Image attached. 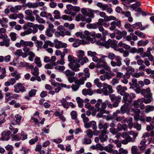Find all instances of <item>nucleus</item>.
Segmentation results:
<instances>
[{
    "label": "nucleus",
    "instance_id": "obj_15",
    "mask_svg": "<svg viewBox=\"0 0 154 154\" xmlns=\"http://www.w3.org/2000/svg\"><path fill=\"white\" fill-rule=\"evenodd\" d=\"M97 6L101 9L102 11H104L107 9L108 6L106 4H103L101 2H98L97 4Z\"/></svg>",
    "mask_w": 154,
    "mask_h": 154
},
{
    "label": "nucleus",
    "instance_id": "obj_32",
    "mask_svg": "<svg viewBox=\"0 0 154 154\" xmlns=\"http://www.w3.org/2000/svg\"><path fill=\"white\" fill-rule=\"evenodd\" d=\"M61 18L64 20H68L69 21H71L72 20V17L71 16L66 15H63Z\"/></svg>",
    "mask_w": 154,
    "mask_h": 154
},
{
    "label": "nucleus",
    "instance_id": "obj_62",
    "mask_svg": "<svg viewBox=\"0 0 154 154\" xmlns=\"http://www.w3.org/2000/svg\"><path fill=\"white\" fill-rule=\"evenodd\" d=\"M1 71L2 74L0 75V77H5L6 76V70L5 69V68H2L1 69Z\"/></svg>",
    "mask_w": 154,
    "mask_h": 154
},
{
    "label": "nucleus",
    "instance_id": "obj_58",
    "mask_svg": "<svg viewBox=\"0 0 154 154\" xmlns=\"http://www.w3.org/2000/svg\"><path fill=\"white\" fill-rule=\"evenodd\" d=\"M20 78H15V79L12 78L9 80V81L11 82V84L12 85H14L16 82V80H18Z\"/></svg>",
    "mask_w": 154,
    "mask_h": 154
},
{
    "label": "nucleus",
    "instance_id": "obj_41",
    "mask_svg": "<svg viewBox=\"0 0 154 154\" xmlns=\"http://www.w3.org/2000/svg\"><path fill=\"white\" fill-rule=\"evenodd\" d=\"M87 134L89 138H91L94 134L92 130L89 129L87 131Z\"/></svg>",
    "mask_w": 154,
    "mask_h": 154
},
{
    "label": "nucleus",
    "instance_id": "obj_36",
    "mask_svg": "<svg viewBox=\"0 0 154 154\" xmlns=\"http://www.w3.org/2000/svg\"><path fill=\"white\" fill-rule=\"evenodd\" d=\"M37 91V90L35 89H32L30 90L29 92V97H32L34 96Z\"/></svg>",
    "mask_w": 154,
    "mask_h": 154
},
{
    "label": "nucleus",
    "instance_id": "obj_1",
    "mask_svg": "<svg viewBox=\"0 0 154 154\" xmlns=\"http://www.w3.org/2000/svg\"><path fill=\"white\" fill-rule=\"evenodd\" d=\"M34 43L31 41H25L23 40H21L19 42L16 43L15 46L18 48H20L22 46L23 47V50L21 49H17L14 52V55L18 57L22 56L23 58L26 57L27 56L29 55L28 59L30 61H32L33 58L35 56L34 53L30 50V48L33 46Z\"/></svg>",
    "mask_w": 154,
    "mask_h": 154
},
{
    "label": "nucleus",
    "instance_id": "obj_20",
    "mask_svg": "<svg viewBox=\"0 0 154 154\" xmlns=\"http://www.w3.org/2000/svg\"><path fill=\"white\" fill-rule=\"evenodd\" d=\"M34 63L39 67H40L42 66V64L41 63L40 58L39 57H36L35 58Z\"/></svg>",
    "mask_w": 154,
    "mask_h": 154
},
{
    "label": "nucleus",
    "instance_id": "obj_13",
    "mask_svg": "<svg viewBox=\"0 0 154 154\" xmlns=\"http://www.w3.org/2000/svg\"><path fill=\"white\" fill-rule=\"evenodd\" d=\"M103 121H100L98 124V128L99 129L101 130L102 128L103 129H107L108 128V125L107 123H106L104 124Z\"/></svg>",
    "mask_w": 154,
    "mask_h": 154
},
{
    "label": "nucleus",
    "instance_id": "obj_29",
    "mask_svg": "<svg viewBox=\"0 0 154 154\" xmlns=\"http://www.w3.org/2000/svg\"><path fill=\"white\" fill-rule=\"evenodd\" d=\"M142 26V24L140 22H138L132 25L133 28L136 29H140Z\"/></svg>",
    "mask_w": 154,
    "mask_h": 154
},
{
    "label": "nucleus",
    "instance_id": "obj_60",
    "mask_svg": "<svg viewBox=\"0 0 154 154\" xmlns=\"http://www.w3.org/2000/svg\"><path fill=\"white\" fill-rule=\"evenodd\" d=\"M124 62L125 63L126 65L127 66H128L130 65V59L128 57L125 58L124 60Z\"/></svg>",
    "mask_w": 154,
    "mask_h": 154
},
{
    "label": "nucleus",
    "instance_id": "obj_34",
    "mask_svg": "<svg viewBox=\"0 0 154 154\" xmlns=\"http://www.w3.org/2000/svg\"><path fill=\"white\" fill-rule=\"evenodd\" d=\"M85 83V82L81 78L79 79H77L76 81H75V84L79 86L81 85H82Z\"/></svg>",
    "mask_w": 154,
    "mask_h": 154
},
{
    "label": "nucleus",
    "instance_id": "obj_56",
    "mask_svg": "<svg viewBox=\"0 0 154 154\" xmlns=\"http://www.w3.org/2000/svg\"><path fill=\"white\" fill-rule=\"evenodd\" d=\"M87 54L88 56L93 57L95 56L97 54V53L95 52L92 51H88Z\"/></svg>",
    "mask_w": 154,
    "mask_h": 154
},
{
    "label": "nucleus",
    "instance_id": "obj_51",
    "mask_svg": "<svg viewBox=\"0 0 154 154\" xmlns=\"http://www.w3.org/2000/svg\"><path fill=\"white\" fill-rule=\"evenodd\" d=\"M5 148L8 151H12L14 149L13 146L9 144L7 145L5 147Z\"/></svg>",
    "mask_w": 154,
    "mask_h": 154
},
{
    "label": "nucleus",
    "instance_id": "obj_27",
    "mask_svg": "<svg viewBox=\"0 0 154 154\" xmlns=\"http://www.w3.org/2000/svg\"><path fill=\"white\" fill-rule=\"evenodd\" d=\"M33 29L31 28H29V30H30V33H32L33 34H35L38 31V29L35 24H34L33 26Z\"/></svg>",
    "mask_w": 154,
    "mask_h": 154
},
{
    "label": "nucleus",
    "instance_id": "obj_63",
    "mask_svg": "<svg viewBox=\"0 0 154 154\" xmlns=\"http://www.w3.org/2000/svg\"><path fill=\"white\" fill-rule=\"evenodd\" d=\"M96 147L97 148H99L100 151H102L104 149V147L100 143H97Z\"/></svg>",
    "mask_w": 154,
    "mask_h": 154
},
{
    "label": "nucleus",
    "instance_id": "obj_11",
    "mask_svg": "<svg viewBox=\"0 0 154 154\" xmlns=\"http://www.w3.org/2000/svg\"><path fill=\"white\" fill-rule=\"evenodd\" d=\"M100 63H97L95 66V67L97 68H104L106 71H109L111 69L110 67L107 65V64L106 63V64H100Z\"/></svg>",
    "mask_w": 154,
    "mask_h": 154
},
{
    "label": "nucleus",
    "instance_id": "obj_40",
    "mask_svg": "<svg viewBox=\"0 0 154 154\" xmlns=\"http://www.w3.org/2000/svg\"><path fill=\"white\" fill-rule=\"evenodd\" d=\"M108 57L111 60H113L116 57L114 54L112 53L109 52L107 54Z\"/></svg>",
    "mask_w": 154,
    "mask_h": 154
},
{
    "label": "nucleus",
    "instance_id": "obj_35",
    "mask_svg": "<svg viewBox=\"0 0 154 154\" xmlns=\"http://www.w3.org/2000/svg\"><path fill=\"white\" fill-rule=\"evenodd\" d=\"M53 13L55 15V16L54 17L55 19H59L60 18V14L59 11L55 10L54 11Z\"/></svg>",
    "mask_w": 154,
    "mask_h": 154
},
{
    "label": "nucleus",
    "instance_id": "obj_49",
    "mask_svg": "<svg viewBox=\"0 0 154 154\" xmlns=\"http://www.w3.org/2000/svg\"><path fill=\"white\" fill-rule=\"evenodd\" d=\"M8 17L11 20H16L17 19L16 13L10 14L8 16Z\"/></svg>",
    "mask_w": 154,
    "mask_h": 154
},
{
    "label": "nucleus",
    "instance_id": "obj_59",
    "mask_svg": "<svg viewBox=\"0 0 154 154\" xmlns=\"http://www.w3.org/2000/svg\"><path fill=\"white\" fill-rule=\"evenodd\" d=\"M91 143V139H87V138H85L84 139V141L83 143L85 144H89Z\"/></svg>",
    "mask_w": 154,
    "mask_h": 154
},
{
    "label": "nucleus",
    "instance_id": "obj_25",
    "mask_svg": "<svg viewBox=\"0 0 154 154\" xmlns=\"http://www.w3.org/2000/svg\"><path fill=\"white\" fill-rule=\"evenodd\" d=\"M16 120L15 122H13L14 125H16L19 123L22 119V116L19 114H16L15 116Z\"/></svg>",
    "mask_w": 154,
    "mask_h": 154
},
{
    "label": "nucleus",
    "instance_id": "obj_5",
    "mask_svg": "<svg viewBox=\"0 0 154 154\" xmlns=\"http://www.w3.org/2000/svg\"><path fill=\"white\" fill-rule=\"evenodd\" d=\"M111 69L108 71L109 72L105 71V70L102 69L100 70V74L103 75L100 76V77H109V76H115V74L113 72L110 70Z\"/></svg>",
    "mask_w": 154,
    "mask_h": 154
},
{
    "label": "nucleus",
    "instance_id": "obj_47",
    "mask_svg": "<svg viewBox=\"0 0 154 154\" xmlns=\"http://www.w3.org/2000/svg\"><path fill=\"white\" fill-rule=\"evenodd\" d=\"M140 102V99H137V100L134 101L133 104L134 107L135 108H138L139 107V105L138 103Z\"/></svg>",
    "mask_w": 154,
    "mask_h": 154
},
{
    "label": "nucleus",
    "instance_id": "obj_57",
    "mask_svg": "<svg viewBox=\"0 0 154 154\" xmlns=\"http://www.w3.org/2000/svg\"><path fill=\"white\" fill-rule=\"evenodd\" d=\"M35 25L40 31H42L45 29V26L42 24H35Z\"/></svg>",
    "mask_w": 154,
    "mask_h": 154
},
{
    "label": "nucleus",
    "instance_id": "obj_17",
    "mask_svg": "<svg viewBox=\"0 0 154 154\" xmlns=\"http://www.w3.org/2000/svg\"><path fill=\"white\" fill-rule=\"evenodd\" d=\"M39 69L37 66H35L34 69L31 70V73L35 77H38V76L39 74Z\"/></svg>",
    "mask_w": 154,
    "mask_h": 154
},
{
    "label": "nucleus",
    "instance_id": "obj_48",
    "mask_svg": "<svg viewBox=\"0 0 154 154\" xmlns=\"http://www.w3.org/2000/svg\"><path fill=\"white\" fill-rule=\"evenodd\" d=\"M84 72L85 73V77H89L90 74L89 72V69L88 68H86L84 69Z\"/></svg>",
    "mask_w": 154,
    "mask_h": 154
},
{
    "label": "nucleus",
    "instance_id": "obj_2",
    "mask_svg": "<svg viewBox=\"0 0 154 154\" xmlns=\"http://www.w3.org/2000/svg\"><path fill=\"white\" fill-rule=\"evenodd\" d=\"M117 42L115 40L110 39H108L107 41L102 42L103 45L107 48H109L110 47L112 48H115L116 47Z\"/></svg>",
    "mask_w": 154,
    "mask_h": 154
},
{
    "label": "nucleus",
    "instance_id": "obj_16",
    "mask_svg": "<svg viewBox=\"0 0 154 154\" xmlns=\"http://www.w3.org/2000/svg\"><path fill=\"white\" fill-rule=\"evenodd\" d=\"M63 73L68 77H72L75 75V73L74 72L71 71L69 69L66 70L63 72Z\"/></svg>",
    "mask_w": 154,
    "mask_h": 154
},
{
    "label": "nucleus",
    "instance_id": "obj_28",
    "mask_svg": "<svg viewBox=\"0 0 154 154\" xmlns=\"http://www.w3.org/2000/svg\"><path fill=\"white\" fill-rule=\"evenodd\" d=\"M116 61L117 66H120L122 65L121 59L120 56H117L116 57Z\"/></svg>",
    "mask_w": 154,
    "mask_h": 154
},
{
    "label": "nucleus",
    "instance_id": "obj_30",
    "mask_svg": "<svg viewBox=\"0 0 154 154\" xmlns=\"http://www.w3.org/2000/svg\"><path fill=\"white\" fill-rule=\"evenodd\" d=\"M154 110V106L148 105L146 107L145 112L146 113H148L150 111H152Z\"/></svg>",
    "mask_w": 154,
    "mask_h": 154
},
{
    "label": "nucleus",
    "instance_id": "obj_14",
    "mask_svg": "<svg viewBox=\"0 0 154 154\" xmlns=\"http://www.w3.org/2000/svg\"><path fill=\"white\" fill-rule=\"evenodd\" d=\"M36 21L40 24H45V21L42 18L40 17L38 15H36L35 16V18Z\"/></svg>",
    "mask_w": 154,
    "mask_h": 154
},
{
    "label": "nucleus",
    "instance_id": "obj_12",
    "mask_svg": "<svg viewBox=\"0 0 154 154\" xmlns=\"http://www.w3.org/2000/svg\"><path fill=\"white\" fill-rule=\"evenodd\" d=\"M132 83H131L130 82H129V85H131L130 88H132L133 89L134 87H132L133 86L135 88H137L139 86V84L137 83V80L136 79L133 78L132 79Z\"/></svg>",
    "mask_w": 154,
    "mask_h": 154
},
{
    "label": "nucleus",
    "instance_id": "obj_44",
    "mask_svg": "<svg viewBox=\"0 0 154 154\" xmlns=\"http://www.w3.org/2000/svg\"><path fill=\"white\" fill-rule=\"evenodd\" d=\"M123 99L122 100L123 103L127 102L128 101V98L129 96V94L128 93H126L124 95H123Z\"/></svg>",
    "mask_w": 154,
    "mask_h": 154
},
{
    "label": "nucleus",
    "instance_id": "obj_22",
    "mask_svg": "<svg viewBox=\"0 0 154 154\" xmlns=\"http://www.w3.org/2000/svg\"><path fill=\"white\" fill-rule=\"evenodd\" d=\"M149 42L148 40H146L145 41L143 40H140L137 43V45L138 46H144L147 44Z\"/></svg>",
    "mask_w": 154,
    "mask_h": 154
},
{
    "label": "nucleus",
    "instance_id": "obj_7",
    "mask_svg": "<svg viewBox=\"0 0 154 154\" xmlns=\"http://www.w3.org/2000/svg\"><path fill=\"white\" fill-rule=\"evenodd\" d=\"M111 26L109 28V29L111 30H113L116 28V25L119 28L121 26V21L120 20H116V21H113L110 23Z\"/></svg>",
    "mask_w": 154,
    "mask_h": 154
},
{
    "label": "nucleus",
    "instance_id": "obj_4",
    "mask_svg": "<svg viewBox=\"0 0 154 154\" xmlns=\"http://www.w3.org/2000/svg\"><path fill=\"white\" fill-rule=\"evenodd\" d=\"M80 40L81 44L83 45L88 44L90 42L91 43H94L96 42L95 38H91L89 36H86L83 39Z\"/></svg>",
    "mask_w": 154,
    "mask_h": 154
},
{
    "label": "nucleus",
    "instance_id": "obj_61",
    "mask_svg": "<svg viewBox=\"0 0 154 154\" xmlns=\"http://www.w3.org/2000/svg\"><path fill=\"white\" fill-rule=\"evenodd\" d=\"M88 10H87L86 9L82 8L81 9V12L85 16H87V14Z\"/></svg>",
    "mask_w": 154,
    "mask_h": 154
},
{
    "label": "nucleus",
    "instance_id": "obj_6",
    "mask_svg": "<svg viewBox=\"0 0 154 154\" xmlns=\"http://www.w3.org/2000/svg\"><path fill=\"white\" fill-rule=\"evenodd\" d=\"M54 47L57 49L60 48H66L67 47V44L65 43H63L61 41H58L57 39H55L54 41Z\"/></svg>",
    "mask_w": 154,
    "mask_h": 154
},
{
    "label": "nucleus",
    "instance_id": "obj_33",
    "mask_svg": "<svg viewBox=\"0 0 154 154\" xmlns=\"http://www.w3.org/2000/svg\"><path fill=\"white\" fill-rule=\"evenodd\" d=\"M57 29L59 31V32H62L64 36L65 35V32L66 31V29L63 28V26L61 25L57 27Z\"/></svg>",
    "mask_w": 154,
    "mask_h": 154
},
{
    "label": "nucleus",
    "instance_id": "obj_10",
    "mask_svg": "<svg viewBox=\"0 0 154 154\" xmlns=\"http://www.w3.org/2000/svg\"><path fill=\"white\" fill-rule=\"evenodd\" d=\"M126 73L127 76H129L131 75L134 76L132 74L134 72H135V70L134 68H132L131 66H128L126 68Z\"/></svg>",
    "mask_w": 154,
    "mask_h": 154
},
{
    "label": "nucleus",
    "instance_id": "obj_23",
    "mask_svg": "<svg viewBox=\"0 0 154 154\" xmlns=\"http://www.w3.org/2000/svg\"><path fill=\"white\" fill-rule=\"evenodd\" d=\"M81 44V40L79 39H75L72 44V46L74 47L77 48Z\"/></svg>",
    "mask_w": 154,
    "mask_h": 154
},
{
    "label": "nucleus",
    "instance_id": "obj_8",
    "mask_svg": "<svg viewBox=\"0 0 154 154\" xmlns=\"http://www.w3.org/2000/svg\"><path fill=\"white\" fill-rule=\"evenodd\" d=\"M10 40L8 38V36L6 38L2 39V41L0 42V45L2 46H5L8 47L10 46Z\"/></svg>",
    "mask_w": 154,
    "mask_h": 154
},
{
    "label": "nucleus",
    "instance_id": "obj_26",
    "mask_svg": "<svg viewBox=\"0 0 154 154\" xmlns=\"http://www.w3.org/2000/svg\"><path fill=\"white\" fill-rule=\"evenodd\" d=\"M10 36L11 40L13 41H16L17 38V34L14 32H11L10 33Z\"/></svg>",
    "mask_w": 154,
    "mask_h": 154
},
{
    "label": "nucleus",
    "instance_id": "obj_52",
    "mask_svg": "<svg viewBox=\"0 0 154 154\" xmlns=\"http://www.w3.org/2000/svg\"><path fill=\"white\" fill-rule=\"evenodd\" d=\"M9 129L10 130L13 131L14 134H15L17 133L18 131L17 128H14L11 125H10L9 126Z\"/></svg>",
    "mask_w": 154,
    "mask_h": 154
},
{
    "label": "nucleus",
    "instance_id": "obj_43",
    "mask_svg": "<svg viewBox=\"0 0 154 154\" xmlns=\"http://www.w3.org/2000/svg\"><path fill=\"white\" fill-rule=\"evenodd\" d=\"M68 61L71 63L76 62V60H75L74 57L72 55H69L68 57Z\"/></svg>",
    "mask_w": 154,
    "mask_h": 154
},
{
    "label": "nucleus",
    "instance_id": "obj_37",
    "mask_svg": "<svg viewBox=\"0 0 154 154\" xmlns=\"http://www.w3.org/2000/svg\"><path fill=\"white\" fill-rule=\"evenodd\" d=\"M52 32V30H51L50 29H47L45 31V34L48 37H52L53 36Z\"/></svg>",
    "mask_w": 154,
    "mask_h": 154
},
{
    "label": "nucleus",
    "instance_id": "obj_3",
    "mask_svg": "<svg viewBox=\"0 0 154 154\" xmlns=\"http://www.w3.org/2000/svg\"><path fill=\"white\" fill-rule=\"evenodd\" d=\"M25 13L26 15L25 19L26 20H30L31 22H33L35 20V17L32 14V11L30 9H28L25 11Z\"/></svg>",
    "mask_w": 154,
    "mask_h": 154
},
{
    "label": "nucleus",
    "instance_id": "obj_55",
    "mask_svg": "<svg viewBox=\"0 0 154 154\" xmlns=\"http://www.w3.org/2000/svg\"><path fill=\"white\" fill-rule=\"evenodd\" d=\"M55 69L56 70H59L61 71H63L65 69V67L64 66H57L55 67Z\"/></svg>",
    "mask_w": 154,
    "mask_h": 154
},
{
    "label": "nucleus",
    "instance_id": "obj_46",
    "mask_svg": "<svg viewBox=\"0 0 154 154\" xmlns=\"http://www.w3.org/2000/svg\"><path fill=\"white\" fill-rule=\"evenodd\" d=\"M80 67V66L79 64H77L73 66L72 69L74 71L78 72L80 70L79 69Z\"/></svg>",
    "mask_w": 154,
    "mask_h": 154
},
{
    "label": "nucleus",
    "instance_id": "obj_50",
    "mask_svg": "<svg viewBox=\"0 0 154 154\" xmlns=\"http://www.w3.org/2000/svg\"><path fill=\"white\" fill-rule=\"evenodd\" d=\"M30 31L29 28H28L26 31L21 32L20 34V35L22 36H24L26 35H29L30 34Z\"/></svg>",
    "mask_w": 154,
    "mask_h": 154
},
{
    "label": "nucleus",
    "instance_id": "obj_21",
    "mask_svg": "<svg viewBox=\"0 0 154 154\" xmlns=\"http://www.w3.org/2000/svg\"><path fill=\"white\" fill-rule=\"evenodd\" d=\"M73 6L70 4H68L66 5L67 9L65 10V12L67 14H70L71 13L70 10L72 9H73Z\"/></svg>",
    "mask_w": 154,
    "mask_h": 154
},
{
    "label": "nucleus",
    "instance_id": "obj_64",
    "mask_svg": "<svg viewBox=\"0 0 154 154\" xmlns=\"http://www.w3.org/2000/svg\"><path fill=\"white\" fill-rule=\"evenodd\" d=\"M72 89L74 91H77L79 89V85L72 84L71 86Z\"/></svg>",
    "mask_w": 154,
    "mask_h": 154
},
{
    "label": "nucleus",
    "instance_id": "obj_31",
    "mask_svg": "<svg viewBox=\"0 0 154 154\" xmlns=\"http://www.w3.org/2000/svg\"><path fill=\"white\" fill-rule=\"evenodd\" d=\"M77 56L78 57V59L82 58L83 56L84 55V51L82 50H79L77 51Z\"/></svg>",
    "mask_w": 154,
    "mask_h": 154
},
{
    "label": "nucleus",
    "instance_id": "obj_9",
    "mask_svg": "<svg viewBox=\"0 0 154 154\" xmlns=\"http://www.w3.org/2000/svg\"><path fill=\"white\" fill-rule=\"evenodd\" d=\"M88 61V58L86 57L76 60V63H79L81 65H83L85 63H87Z\"/></svg>",
    "mask_w": 154,
    "mask_h": 154
},
{
    "label": "nucleus",
    "instance_id": "obj_19",
    "mask_svg": "<svg viewBox=\"0 0 154 154\" xmlns=\"http://www.w3.org/2000/svg\"><path fill=\"white\" fill-rule=\"evenodd\" d=\"M134 34L135 35L141 38H145L146 37V35L145 34L139 30L135 31Z\"/></svg>",
    "mask_w": 154,
    "mask_h": 154
},
{
    "label": "nucleus",
    "instance_id": "obj_45",
    "mask_svg": "<svg viewBox=\"0 0 154 154\" xmlns=\"http://www.w3.org/2000/svg\"><path fill=\"white\" fill-rule=\"evenodd\" d=\"M120 110L122 113L123 114L125 113L126 112H128V109L126 108L124 106H122L120 109Z\"/></svg>",
    "mask_w": 154,
    "mask_h": 154
},
{
    "label": "nucleus",
    "instance_id": "obj_42",
    "mask_svg": "<svg viewBox=\"0 0 154 154\" xmlns=\"http://www.w3.org/2000/svg\"><path fill=\"white\" fill-rule=\"evenodd\" d=\"M35 43L36 44V46L38 48H42L43 45V43L42 41H39L38 40L35 42Z\"/></svg>",
    "mask_w": 154,
    "mask_h": 154
},
{
    "label": "nucleus",
    "instance_id": "obj_24",
    "mask_svg": "<svg viewBox=\"0 0 154 154\" xmlns=\"http://www.w3.org/2000/svg\"><path fill=\"white\" fill-rule=\"evenodd\" d=\"M24 84H22L20 83H18L17 84V86L19 88L20 91L21 92H23L26 91L25 87L23 86Z\"/></svg>",
    "mask_w": 154,
    "mask_h": 154
},
{
    "label": "nucleus",
    "instance_id": "obj_38",
    "mask_svg": "<svg viewBox=\"0 0 154 154\" xmlns=\"http://www.w3.org/2000/svg\"><path fill=\"white\" fill-rule=\"evenodd\" d=\"M62 2H63L72 3L73 5H76L77 3L78 0H62Z\"/></svg>",
    "mask_w": 154,
    "mask_h": 154
},
{
    "label": "nucleus",
    "instance_id": "obj_18",
    "mask_svg": "<svg viewBox=\"0 0 154 154\" xmlns=\"http://www.w3.org/2000/svg\"><path fill=\"white\" fill-rule=\"evenodd\" d=\"M98 12L97 10L94 11L89 9L88 10L87 16L90 17L91 18H93L94 17V13Z\"/></svg>",
    "mask_w": 154,
    "mask_h": 154
},
{
    "label": "nucleus",
    "instance_id": "obj_39",
    "mask_svg": "<svg viewBox=\"0 0 154 154\" xmlns=\"http://www.w3.org/2000/svg\"><path fill=\"white\" fill-rule=\"evenodd\" d=\"M70 115L71 116V118L72 119H76L77 118V113L76 111H72L70 113Z\"/></svg>",
    "mask_w": 154,
    "mask_h": 154
},
{
    "label": "nucleus",
    "instance_id": "obj_54",
    "mask_svg": "<svg viewBox=\"0 0 154 154\" xmlns=\"http://www.w3.org/2000/svg\"><path fill=\"white\" fill-rule=\"evenodd\" d=\"M91 126L92 127V129L93 130H96L97 128V126L96 125V122L94 121H92L90 122Z\"/></svg>",
    "mask_w": 154,
    "mask_h": 154
},
{
    "label": "nucleus",
    "instance_id": "obj_53",
    "mask_svg": "<svg viewBox=\"0 0 154 154\" xmlns=\"http://www.w3.org/2000/svg\"><path fill=\"white\" fill-rule=\"evenodd\" d=\"M134 128H136L137 131H140L141 129V125L139 124L138 122H137L136 124L134 126Z\"/></svg>",
    "mask_w": 154,
    "mask_h": 154
}]
</instances>
